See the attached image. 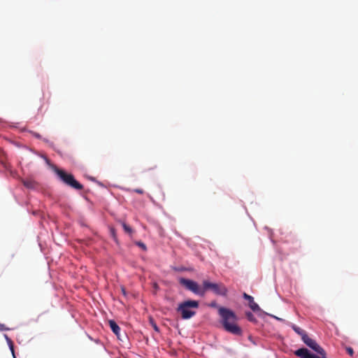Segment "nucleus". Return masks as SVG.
<instances>
[{"label": "nucleus", "mask_w": 358, "mask_h": 358, "mask_svg": "<svg viewBox=\"0 0 358 358\" xmlns=\"http://www.w3.org/2000/svg\"><path fill=\"white\" fill-rule=\"evenodd\" d=\"M219 314L222 317V324L226 331L234 334L241 335V329L236 324V316L231 310L221 307L219 308Z\"/></svg>", "instance_id": "nucleus-1"}, {"label": "nucleus", "mask_w": 358, "mask_h": 358, "mask_svg": "<svg viewBox=\"0 0 358 358\" xmlns=\"http://www.w3.org/2000/svg\"><path fill=\"white\" fill-rule=\"evenodd\" d=\"M198 307L199 302L197 301L188 300L180 303L177 310L181 313V317L183 320H187L196 314V312L190 308H197Z\"/></svg>", "instance_id": "nucleus-2"}, {"label": "nucleus", "mask_w": 358, "mask_h": 358, "mask_svg": "<svg viewBox=\"0 0 358 358\" xmlns=\"http://www.w3.org/2000/svg\"><path fill=\"white\" fill-rule=\"evenodd\" d=\"M55 172L66 185L78 190L83 189V186L74 178V176L72 174L67 173L64 171L59 169H57Z\"/></svg>", "instance_id": "nucleus-3"}, {"label": "nucleus", "mask_w": 358, "mask_h": 358, "mask_svg": "<svg viewBox=\"0 0 358 358\" xmlns=\"http://www.w3.org/2000/svg\"><path fill=\"white\" fill-rule=\"evenodd\" d=\"M203 296L206 291L210 289L217 295L226 296L227 289L222 283H213L208 280H203L202 283Z\"/></svg>", "instance_id": "nucleus-4"}, {"label": "nucleus", "mask_w": 358, "mask_h": 358, "mask_svg": "<svg viewBox=\"0 0 358 358\" xmlns=\"http://www.w3.org/2000/svg\"><path fill=\"white\" fill-rule=\"evenodd\" d=\"M179 282L187 290L191 291L192 292L196 295L203 296V287H200L196 282L189 279L180 278H179Z\"/></svg>", "instance_id": "nucleus-5"}, {"label": "nucleus", "mask_w": 358, "mask_h": 358, "mask_svg": "<svg viewBox=\"0 0 358 358\" xmlns=\"http://www.w3.org/2000/svg\"><path fill=\"white\" fill-rule=\"evenodd\" d=\"M302 341L307 346L320 355V357H326V353L324 349L321 348L315 340L310 338L308 334L305 336Z\"/></svg>", "instance_id": "nucleus-6"}, {"label": "nucleus", "mask_w": 358, "mask_h": 358, "mask_svg": "<svg viewBox=\"0 0 358 358\" xmlns=\"http://www.w3.org/2000/svg\"><path fill=\"white\" fill-rule=\"evenodd\" d=\"M294 355L301 358H326V357H320L314 354H311L309 352L308 349L302 348L294 352Z\"/></svg>", "instance_id": "nucleus-7"}, {"label": "nucleus", "mask_w": 358, "mask_h": 358, "mask_svg": "<svg viewBox=\"0 0 358 358\" xmlns=\"http://www.w3.org/2000/svg\"><path fill=\"white\" fill-rule=\"evenodd\" d=\"M243 296L245 299L249 301V306L253 311L256 312L260 310L259 306L254 301V298L252 296L244 293Z\"/></svg>", "instance_id": "nucleus-8"}, {"label": "nucleus", "mask_w": 358, "mask_h": 358, "mask_svg": "<svg viewBox=\"0 0 358 358\" xmlns=\"http://www.w3.org/2000/svg\"><path fill=\"white\" fill-rule=\"evenodd\" d=\"M108 324H109V326L111 329V330L113 331V332L117 336L119 337L120 336V327L117 324V323L114 321V320H109L108 321Z\"/></svg>", "instance_id": "nucleus-9"}, {"label": "nucleus", "mask_w": 358, "mask_h": 358, "mask_svg": "<svg viewBox=\"0 0 358 358\" xmlns=\"http://www.w3.org/2000/svg\"><path fill=\"white\" fill-rule=\"evenodd\" d=\"M22 182L26 187L29 189H34L36 187V182L30 178L23 180Z\"/></svg>", "instance_id": "nucleus-10"}, {"label": "nucleus", "mask_w": 358, "mask_h": 358, "mask_svg": "<svg viewBox=\"0 0 358 358\" xmlns=\"http://www.w3.org/2000/svg\"><path fill=\"white\" fill-rule=\"evenodd\" d=\"M292 328L297 334L301 336V339H303L305 337V336L307 335L306 332L303 329L296 326L295 324H292Z\"/></svg>", "instance_id": "nucleus-11"}, {"label": "nucleus", "mask_w": 358, "mask_h": 358, "mask_svg": "<svg viewBox=\"0 0 358 358\" xmlns=\"http://www.w3.org/2000/svg\"><path fill=\"white\" fill-rule=\"evenodd\" d=\"M245 316L247 319L252 322H257V319L255 318V315L251 312H246Z\"/></svg>", "instance_id": "nucleus-12"}, {"label": "nucleus", "mask_w": 358, "mask_h": 358, "mask_svg": "<svg viewBox=\"0 0 358 358\" xmlns=\"http://www.w3.org/2000/svg\"><path fill=\"white\" fill-rule=\"evenodd\" d=\"M5 336L6 338V340H7L8 343V345H9L10 349L12 353H13V357H15V355H14V348H13V341L6 335ZM14 358H15V357H14Z\"/></svg>", "instance_id": "nucleus-13"}, {"label": "nucleus", "mask_w": 358, "mask_h": 358, "mask_svg": "<svg viewBox=\"0 0 358 358\" xmlns=\"http://www.w3.org/2000/svg\"><path fill=\"white\" fill-rule=\"evenodd\" d=\"M122 227H123L124 230L125 231V232H127L128 234L132 233L131 228L129 226H128L126 223L123 222L122 224Z\"/></svg>", "instance_id": "nucleus-14"}, {"label": "nucleus", "mask_w": 358, "mask_h": 358, "mask_svg": "<svg viewBox=\"0 0 358 358\" xmlns=\"http://www.w3.org/2000/svg\"><path fill=\"white\" fill-rule=\"evenodd\" d=\"M128 191L129 192H136V193H138V194H143L144 193L143 189H140V188L134 189H128Z\"/></svg>", "instance_id": "nucleus-15"}, {"label": "nucleus", "mask_w": 358, "mask_h": 358, "mask_svg": "<svg viewBox=\"0 0 358 358\" xmlns=\"http://www.w3.org/2000/svg\"><path fill=\"white\" fill-rule=\"evenodd\" d=\"M346 351L349 354L350 356H353L354 355V350L351 347H347Z\"/></svg>", "instance_id": "nucleus-16"}, {"label": "nucleus", "mask_w": 358, "mask_h": 358, "mask_svg": "<svg viewBox=\"0 0 358 358\" xmlns=\"http://www.w3.org/2000/svg\"><path fill=\"white\" fill-rule=\"evenodd\" d=\"M9 330L8 328L6 327V326L3 324L0 323V331H8Z\"/></svg>", "instance_id": "nucleus-17"}, {"label": "nucleus", "mask_w": 358, "mask_h": 358, "mask_svg": "<svg viewBox=\"0 0 358 358\" xmlns=\"http://www.w3.org/2000/svg\"><path fill=\"white\" fill-rule=\"evenodd\" d=\"M31 134H32L34 137H36V138H39V139H41V136L38 133H36V132H34V131H31Z\"/></svg>", "instance_id": "nucleus-18"}, {"label": "nucleus", "mask_w": 358, "mask_h": 358, "mask_svg": "<svg viewBox=\"0 0 358 358\" xmlns=\"http://www.w3.org/2000/svg\"><path fill=\"white\" fill-rule=\"evenodd\" d=\"M138 245L139 247H141L143 250H146V246L143 243L139 242V243H138Z\"/></svg>", "instance_id": "nucleus-19"}, {"label": "nucleus", "mask_w": 358, "mask_h": 358, "mask_svg": "<svg viewBox=\"0 0 358 358\" xmlns=\"http://www.w3.org/2000/svg\"><path fill=\"white\" fill-rule=\"evenodd\" d=\"M210 306L211 307H216L217 306L216 302H215V301L212 302Z\"/></svg>", "instance_id": "nucleus-20"}, {"label": "nucleus", "mask_w": 358, "mask_h": 358, "mask_svg": "<svg viewBox=\"0 0 358 358\" xmlns=\"http://www.w3.org/2000/svg\"><path fill=\"white\" fill-rule=\"evenodd\" d=\"M153 327H154V329L157 331H159V328L157 327V326L156 325V324H153Z\"/></svg>", "instance_id": "nucleus-21"}, {"label": "nucleus", "mask_w": 358, "mask_h": 358, "mask_svg": "<svg viewBox=\"0 0 358 358\" xmlns=\"http://www.w3.org/2000/svg\"><path fill=\"white\" fill-rule=\"evenodd\" d=\"M174 270L177 271H183L184 269L183 268H174Z\"/></svg>", "instance_id": "nucleus-22"}, {"label": "nucleus", "mask_w": 358, "mask_h": 358, "mask_svg": "<svg viewBox=\"0 0 358 358\" xmlns=\"http://www.w3.org/2000/svg\"><path fill=\"white\" fill-rule=\"evenodd\" d=\"M154 287L157 289H158V285L157 283H154Z\"/></svg>", "instance_id": "nucleus-23"}, {"label": "nucleus", "mask_w": 358, "mask_h": 358, "mask_svg": "<svg viewBox=\"0 0 358 358\" xmlns=\"http://www.w3.org/2000/svg\"><path fill=\"white\" fill-rule=\"evenodd\" d=\"M122 292H123L124 294H125V290H124V288H122Z\"/></svg>", "instance_id": "nucleus-24"}]
</instances>
